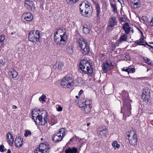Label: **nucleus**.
<instances>
[{"label": "nucleus", "instance_id": "1", "mask_svg": "<svg viewBox=\"0 0 153 153\" xmlns=\"http://www.w3.org/2000/svg\"><path fill=\"white\" fill-rule=\"evenodd\" d=\"M121 94L123 105L121 107V112L123 114V117H126L131 114V101L129 98L128 94L126 91H123Z\"/></svg>", "mask_w": 153, "mask_h": 153}, {"label": "nucleus", "instance_id": "2", "mask_svg": "<svg viewBox=\"0 0 153 153\" xmlns=\"http://www.w3.org/2000/svg\"><path fill=\"white\" fill-rule=\"evenodd\" d=\"M79 9L82 15L87 17L91 16L92 14L93 9L91 4L88 1H84L79 4Z\"/></svg>", "mask_w": 153, "mask_h": 153}, {"label": "nucleus", "instance_id": "3", "mask_svg": "<svg viewBox=\"0 0 153 153\" xmlns=\"http://www.w3.org/2000/svg\"><path fill=\"white\" fill-rule=\"evenodd\" d=\"M80 69L85 74L89 76H92L93 74V67L90 62L85 60H82L79 64Z\"/></svg>", "mask_w": 153, "mask_h": 153}, {"label": "nucleus", "instance_id": "4", "mask_svg": "<svg viewBox=\"0 0 153 153\" xmlns=\"http://www.w3.org/2000/svg\"><path fill=\"white\" fill-rule=\"evenodd\" d=\"M74 79L71 75L68 74L61 80V86L62 88H69L74 85Z\"/></svg>", "mask_w": 153, "mask_h": 153}, {"label": "nucleus", "instance_id": "5", "mask_svg": "<svg viewBox=\"0 0 153 153\" xmlns=\"http://www.w3.org/2000/svg\"><path fill=\"white\" fill-rule=\"evenodd\" d=\"M78 43L80 48V51L83 55L88 54L89 53L90 48L86 40L83 38H81L78 40Z\"/></svg>", "mask_w": 153, "mask_h": 153}, {"label": "nucleus", "instance_id": "6", "mask_svg": "<svg viewBox=\"0 0 153 153\" xmlns=\"http://www.w3.org/2000/svg\"><path fill=\"white\" fill-rule=\"evenodd\" d=\"M40 38V32L38 30H32L28 34V39L33 42H39Z\"/></svg>", "mask_w": 153, "mask_h": 153}, {"label": "nucleus", "instance_id": "7", "mask_svg": "<svg viewBox=\"0 0 153 153\" xmlns=\"http://www.w3.org/2000/svg\"><path fill=\"white\" fill-rule=\"evenodd\" d=\"M91 101L88 99H86L80 105L79 107L81 110L86 113H88L90 111L91 106Z\"/></svg>", "mask_w": 153, "mask_h": 153}, {"label": "nucleus", "instance_id": "8", "mask_svg": "<svg viewBox=\"0 0 153 153\" xmlns=\"http://www.w3.org/2000/svg\"><path fill=\"white\" fill-rule=\"evenodd\" d=\"M48 115L46 111H44V114L36 120L35 122L36 125L44 126L47 124V119Z\"/></svg>", "mask_w": 153, "mask_h": 153}, {"label": "nucleus", "instance_id": "9", "mask_svg": "<svg viewBox=\"0 0 153 153\" xmlns=\"http://www.w3.org/2000/svg\"><path fill=\"white\" fill-rule=\"evenodd\" d=\"M65 134L64 128H61L58 133H55L53 136L52 140L57 142L61 141L63 138Z\"/></svg>", "mask_w": 153, "mask_h": 153}, {"label": "nucleus", "instance_id": "10", "mask_svg": "<svg viewBox=\"0 0 153 153\" xmlns=\"http://www.w3.org/2000/svg\"><path fill=\"white\" fill-rule=\"evenodd\" d=\"M150 97V90L147 88H145L143 89L142 94V98L145 102L148 103Z\"/></svg>", "mask_w": 153, "mask_h": 153}, {"label": "nucleus", "instance_id": "11", "mask_svg": "<svg viewBox=\"0 0 153 153\" xmlns=\"http://www.w3.org/2000/svg\"><path fill=\"white\" fill-rule=\"evenodd\" d=\"M107 128V126H103L98 128L97 134L99 137L103 138L105 136L108 132Z\"/></svg>", "mask_w": 153, "mask_h": 153}, {"label": "nucleus", "instance_id": "12", "mask_svg": "<svg viewBox=\"0 0 153 153\" xmlns=\"http://www.w3.org/2000/svg\"><path fill=\"white\" fill-rule=\"evenodd\" d=\"M45 111H40L39 109H35L33 110L32 112L33 119H34V122L39 117H41L44 114Z\"/></svg>", "mask_w": 153, "mask_h": 153}, {"label": "nucleus", "instance_id": "13", "mask_svg": "<svg viewBox=\"0 0 153 153\" xmlns=\"http://www.w3.org/2000/svg\"><path fill=\"white\" fill-rule=\"evenodd\" d=\"M117 24V21L116 17H111L109 19L108 24L107 26L108 30L112 29V28Z\"/></svg>", "mask_w": 153, "mask_h": 153}, {"label": "nucleus", "instance_id": "14", "mask_svg": "<svg viewBox=\"0 0 153 153\" xmlns=\"http://www.w3.org/2000/svg\"><path fill=\"white\" fill-rule=\"evenodd\" d=\"M36 149H38L39 150L43 152L47 153L48 150L50 149L49 146L47 143L45 142L40 143L39 147Z\"/></svg>", "mask_w": 153, "mask_h": 153}, {"label": "nucleus", "instance_id": "15", "mask_svg": "<svg viewBox=\"0 0 153 153\" xmlns=\"http://www.w3.org/2000/svg\"><path fill=\"white\" fill-rule=\"evenodd\" d=\"M25 7L29 10H31L34 7V2L30 0H26L25 1Z\"/></svg>", "mask_w": 153, "mask_h": 153}, {"label": "nucleus", "instance_id": "16", "mask_svg": "<svg viewBox=\"0 0 153 153\" xmlns=\"http://www.w3.org/2000/svg\"><path fill=\"white\" fill-rule=\"evenodd\" d=\"M113 66L112 63L111 62H108L107 61L103 63L102 67V69L105 73H107L108 70L110 69V67Z\"/></svg>", "mask_w": 153, "mask_h": 153}, {"label": "nucleus", "instance_id": "17", "mask_svg": "<svg viewBox=\"0 0 153 153\" xmlns=\"http://www.w3.org/2000/svg\"><path fill=\"white\" fill-rule=\"evenodd\" d=\"M9 74L10 76H12V77L15 80H17L19 78L18 73L13 69H11L9 71Z\"/></svg>", "mask_w": 153, "mask_h": 153}, {"label": "nucleus", "instance_id": "18", "mask_svg": "<svg viewBox=\"0 0 153 153\" xmlns=\"http://www.w3.org/2000/svg\"><path fill=\"white\" fill-rule=\"evenodd\" d=\"M64 65V63L61 61L56 62L55 64L53 66V68L55 69H57L60 71L62 69L63 66Z\"/></svg>", "mask_w": 153, "mask_h": 153}, {"label": "nucleus", "instance_id": "19", "mask_svg": "<svg viewBox=\"0 0 153 153\" xmlns=\"http://www.w3.org/2000/svg\"><path fill=\"white\" fill-rule=\"evenodd\" d=\"M24 19L27 21H31L33 19V16L32 13L30 12L25 13L23 14Z\"/></svg>", "mask_w": 153, "mask_h": 153}, {"label": "nucleus", "instance_id": "20", "mask_svg": "<svg viewBox=\"0 0 153 153\" xmlns=\"http://www.w3.org/2000/svg\"><path fill=\"white\" fill-rule=\"evenodd\" d=\"M7 140L9 145L12 146L13 145L14 138L12 134L10 132H8L7 134Z\"/></svg>", "mask_w": 153, "mask_h": 153}, {"label": "nucleus", "instance_id": "21", "mask_svg": "<svg viewBox=\"0 0 153 153\" xmlns=\"http://www.w3.org/2000/svg\"><path fill=\"white\" fill-rule=\"evenodd\" d=\"M95 10L97 17V18H100L101 16V8L99 4L98 3H96L95 4Z\"/></svg>", "mask_w": 153, "mask_h": 153}, {"label": "nucleus", "instance_id": "22", "mask_svg": "<svg viewBox=\"0 0 153 153\" xmlns=\"http://www.w3.org/2000/svg\"><path fill=\"white\" fill-rule=\"evenodd\" d=\"M48 122L50 125H53L57 123V118L54 116H52L49 119Z\"/></svg>", "mask_w": 153, "mask_h": 153}, {"label": "nucleus", "instance_id": "23", "mask_svg": "<svg viewBox=\"0 0 153 153\" xmlns=\"http://www.w3.org/2000/svg\"><path fill=\"white\" fill-rule=\"evenodd\" d=\"M133 42L136 45H140L145 46L146 45L144 42V37L143 36L141 37L139 39L134 42Z\"/></svg>", "mask_w": 153, "mask_h": 153}, {"label": "nucleus", "instance_id": "24", "mask_svg": "<svg viewBox=\"0 0 153 153\" xmlns=\"http://www.w3.org/2000/svg\"><path fill=\"white\" fill-rule=\"evenodd\" d=\"M23 139L19 137L16 138L15 141V144L16 147L19 148L22 145Z\"/></svg>", "mask_w": 153, "mask_h": 153}, {"label": "nucleus", "instance_id": "25", "mask_svg": "<svg viewBox=\"0 0 153 153\" xmlns=\"http://www.w3.org/2000/svg\"><path fill=\"white\" fill-rule=\"evenodd\" d=\"M77 149L75 147L68 148L66 149L65 153H77Z\"/></svg>", "mask_w": 153, "mask_h": 153}, {"label": "nucleus", "instance_id": "26", "mask_svg": "<svg viewBox=\"0 0 153 153\" xmlns=\"http://www.w3.org/2000/svg\"><path fill=\"white\" fill-rule=\"evenodd\" d=\"M73 48L74 45L73 44H69L68 45V47L66 49L67 52L69 54H73L74 52V51L73 49Z\"/></svg>", "mask_w": 153, "mask_h": 153}, {"label": "nucleus", "instance_id": "27", "mask_svg": "<svg viewBox=\"0 0 153 153\" xmlns=\"http://www.w3.org/2000/svg\"><path fill=\"white\" fill-rule=\"evenodd\" d=\"M76 80L77 84L79 86L82 85L85 83V81L80 77H78Z\"/></svg>", "mask_w": 153, "mask_h": 153}, {"label": "nucleus", "instance_id": "28", "mask_svg": "<svg viewBox=\"0 0 153 153\" xmlns=\"http://www.w3.org/2000/svg\"><path fill=\"white\" fill-rule=\"evenodd\" d=\"M123 29L125 31V32L126 34H128L129 33L130 27H129L128 23H126L123 26Z\"/></svg>", "mask_w": 153, "mask_h": 153}, {"label": "nucleus", "instance_id": "29", "mask_svg": "<svg viewBox=\"0 0 153 153\" xmlns=\"http://www.w3.org/2000/svg\"><path fill=\"white\" fill-rule=\"evenodd\" d=\"M143 59L145 63L151 66H153V62L150 59L146 57H143Z\"/></svg>", "mask_w": 153, "mask_h": 153}, {"label": "nucleus", "instance_id": "30", "mask_svg": "<svg viewBox=\"0 0 153 153\" xmlns=\"http://www.w3.org/2000/svg\"><path fill=\"white\" fill-rule=\"evenodd\" d=\"M127 39V35L126 34H124L120 36L118 41L120 42H122L126 41Z\"/></svg>", "mask_w": 153, "mask_h": 153}, {"label": "nucleus", "instance_id": "31", "mask_svg": "<svg viewBox=\"0 0 153 153\" xmlns=\"http://www.w3.org/2000/svg\"><path fill=\"white\" fill-rule=\"evenodd\" d=\"M60 42H64L67 40V36L65 32H64L62 35H60Z\"/></svg>", "mask_w": 153, "mask_h": 153}, {"label": "nucleus", "instance_id": "32", "mask_svg": "<svg viewBox=\"0 0 153 153\" xmlns=\"http://www.w3.org/2000/svg\"><path fill=\"white\" fill-rule=\"evenodd\" d=\"M112 146L114 150H116L117 148H119L120 147V145L116 141H114L112 142Z\"/></svg>", "mask_w": 153, "mask_h": 153}, {"label": "nucleus", "instance_id": "33", "mask_svg": "<svg viewBox=\"0 0 153 153\" xmlns=\"http://www.w3.org/2000/svg\"><path fill=\"white\" fill-rule=\"evenodd\" d=\"M110 5L111 8L112 9L113 11L115 13L117 12V8L116 4L111 2Z\"/></svg>", "mask_w": 153, "mask_h": 153}, {"label": "nucleus", "instance_id": "34", "mask_svg": "<svg viewBox=\"0 0 153 153\" xmlns=\"http://www.w3.org/2000/svg\"><path fill=\"white\" fill-rule=\"evenodd\" d=\"M128 74L129 73H133L135 71V69L132 66H130L128 67Z\"/></svg>", "mask_w": 153, "mask_h": 153}, {"label": "nucleus", "instance_id": "35", "mask_svg": "<svg viewBox=\"0 0 153 153\" xmlns=\"http://www.w3.org/2000/svg\"><path fill=\"white\" fill-rule=\"evenodd\" d=\"M56 42V43L57 45H59L61 47V49H62L65 48V47L66 45V43L65 42L62 43L61 42Z\"/></svg>", "mask_w": 153, "mask_h": 153}, {"label": "nucleus", "instance_id": "36", "mask_svg": "<svg viewBox=\"0 0 153 153\" xmlns=\"http://www.w3.org/2000/svg\"><path fill=\"white\" fill-rule=\"evenodd\" d=\"M129 143L132 145L135 146L137 144V140L132 139L130 140L128 139Z\"/></svg>", "mask_w": 153, "mask_h": 153}, {"label": "nucleus", "instance_id": "37", "mask_svg": "<svg viewBox=\"0 0 153 153\" xmlns=\"http://www.w3.org/2000/svg\"><path fill=\"white\" fill-rule=\"evenodd\" d=\"M83 31L85 34H88L90 32V29L87 27L83 26Z\"/></svg>", "mask_w": 153, "mask_h": 153}, {"label": "nucleus", "instance_id": "38", "mask_svg": "<svg viewBox=\"0 0 153 153\" xmlns=\"http://www.w3.org/2000/svg\"><path fill=\"white\" fill-rule=\"evenodd\" d=\"M46 98V96L45 94H43L42 95V96L39 97V101H42L43 102H45Z\"/></svg>", "mask_w": 153, "mask_h": 153}, {"label": "nucleus", "instance_id": "39", "mask_svg": "<svg viewBox=\"0 0 153 153\" xmlns=\"http://www.w3.org/2000/svg\"><path fill=\"white\" fill-rule=\"evenodd\" d=\"M140 4V1H138L137 2H135L134 3H133V6L134 7L136 8L139 7Z\"/></svg>", "mask_w": 153, "mask_h": 153}, {"label": "nucleus", "instance_id": "40", "mask_svg": "<svg viewBox=\"0 0 153 153\" xmlns=\"http://www.w3.org/2000/svg\"><path fill=\"white\" fill-rule=\"evenodd\" d=\"M5 40V36L4 35H1V45H2L4 44V41Z\"/></svg>", "mask_w": 153, "mask_h": 153}, {"label": "nucleus", "instance_id": "41", "mask_svg": "<svg viewBox=\"0 0 153 153\" xmlns=\"http://www.w3.org/2000/svg\"><path fill=\"white\" fill-rule=\"evenodd\" d=\"M31 134V132L30 131L26 130L24 134V135L25 137H27L29 135H30Z\"/></svg>", "mask_w": 153, "mask_h": 153}, {"label": "nucleus", "instance_id": "42", "mask_svg": "<svg viewBox=\"0 0 153 153\" xmlns=\"http://www.w3.org/2000/svg\"><path fill=\"white\" fill-rule=\"evenodd\" d=\"M6 150V149L5 148L3 145H1V152H4Z\"/></svg>", "mask_w": 153, "mask_h": 153}, {"label": "nucleus", "instance_id": "43", "mask_svg": "<svg viewBox=\"0 0 153 153\" xmlns=\"http://www.w3.org/2000/svg\"><path fill=\"white\" fill-rule=\"evenodd\" d=\"M142 20L145 22H147L148 21V18L146 16H143L142 17Z\"/></svg>", "mask_w": 153, "mask_h": 153}, {"label": "nucleus", "instance_id": "44", "mask_svg": "<svg viewBox=\"0 0 153 153\" xmlns=\"http://www.w3.org/2000/svg\"><path fill=\"white\" fill-rule=\"evenodd\" d=\"M125 56L127 60H130L131 59V58L128 53H126L125 55Z\"/></svg>", "mask_w": 153, "mask_h": 153}, {"label": "nucleus", "instance_id": "45", "mask_svg": "<svg viewBox=\"0 0 153 153\" xmlns=\"http://www.w3.org/2000/svg\"><path fill=\"white\" fill-rule=\"evenodd\" d=\"M58 34V32L57 31H56L55 32V33L54 36V39L55 40V42L57 41V40H58V38L57 37L56 35ZM59 38L58 40H59Z\"/></svg>", "mask_w": 153, "mask_h": 153}, {"label": "nucleus", "instance_id": "46", "mask_svg": "<svg viewBox=\"0 0 153 153\" xmlns=\"http://www.w3.org/2000/svg\"><path fill=\"white\" fill-rule=\"evenodd\" d=\"M63 108L60 106H59L57 108V111H61L62 110Z\"/></svg>", "mask_w": 153, "mask_h": 153}, {"label": "nucleus", "instance_id": "47", "mask_svg": "<svg viewBox=\"0 0 153 153\" xmlns=\"http://www.w3.org/2000/svg\"><path fill=\"white\" fill-rule=\"evenodd\" d=\"M149 25L151 26H153V17L152 18L150 22H149Z\"/></svg>", "mask_w": 153, "mask_h": 153}, {"label": "nucleus", "instance_id": "48", "mask_svg": "<svg viewBox=\"0 0 153 153\" xmlns=\"http://www.w3.org/2000/svg\"><path fill=\"white\" fill-rule=\"evenodd\" d=\"M116 45L115 44H114V43H113L112 45H111V47L112 48V51H113L114 49L115 48V47H116Z\"/></svg>", "mask_w": 153, "mask_h": 153}, {"label": "nucleus", "instance_id": "49", "mask_svg": "<svg viewBox=\"0 0 153 153\" xmlns=\"http://www.w3.org/2000/svg\"><path fill=\"white\" fill-rule=\"evenodd\" d=\"M133 139L137 140V135L135 134H134L132 136V138Z\"/></svg>", "mask_w": 153, "mask_h": 153}, {"label": "nucleus", "instance_id": "50", "mask_svg": "<svg viewBox=\"0 0 153 153\" xmlns=\"http://www.w3.org/2000/svg\"><path fill=\"white\" fill-rule=\"evenodd\" d=\"M122 71H125L126 72H127L128 73V68H124L122 69Z\"/></svg>", "mask_w": 153, "mask_h": 153}, {"label": "nucleus", "instance_id": "51", "mask_svg": "<svg viewBox=\"0 0 153 153\" xmlns=\"http://www.w3.org/2000/svg\"><path fill=\"white\" fill-rule=\"evenodd\" d=\"M69 1V3L70 4H74L75 3H74V0H68Z\"/></svg>", "mask_w": 153, "mask_h": 153}, {"label": "nucleus", "instance_id": "52", "mask_svg": "<svg viewBox=\"0 0 153 153\" xmlns=\"http://www.w3.org/2000/svg\"><path fill=\"white\" fill-rule=\"evenodd\" d=\"M145 43L146 44V45H147L149 47H150L151 48H152L153 46H151V45H150L148 44L147 42H145Z\"/></svg>", "mask_w": 153, "mask_h": 153}, {"label": "nucleus", "instance_id": "53", "mask_svg": "<svg viewBox=\"0 0 153 153\" xmlns=\"http://www.w3.org/2000/svg\"><path fill=\"white\" fill-rule=\"evenodd\" d=\"M83 92V90H81L79 92V94L80 95V94H82V93Z\"/></svg>", "mask_w": 153, "mask_h": 153}, {"label": "nucleus", "instance_id": "54", "mask_svg": "<svg viewBox=\"0 0 153 153\" xmlns=\"http://www.w3.org/2000/svg\"><path fill=\"white\" fill-rule=\"evenodd\" d=\"M140 1V0H133L132 1L133 3H134L135 2H137L138 1Z\"/></svg>", "mask_w": 153, "mask_h": 153}, {"label": "nucleus", "instance_id": "55", "mask_svg": "<svg viewBox=\"0 0 153 153\" xmlns=\"http://www.w3.org/2000/svg\"><path fill=\"white\" fill-rule=\"evenodd\" d=\"M17 106L15 105H13V109H16L17 108Z\"/></svg>", "mask_w": 153, "mask_h": 153}, {"label": "nucleus", "instance_id": "56", "mask_svg": "<svg viewBox=\"0 0 153 153\" xmlns=\"http://www.w3.org/2000/svg\"><path fill=\"white\" fill-rule=\"evenodd\" d=\"M7 153H11V150L10 149H8L7 151Z\"/></svg>", "mask_w": 153, "mask_h": 153}, {"label": "nucleus", "instance_id": "57", "mask_svg": "<svg viewBox=\"0 0 153 153\" xmlns=\"http://www.w3.org/2000/svg\"><path fill=\"white\" fill-rule=\"evenodd\" d=\"M151 124L153 126V120H152L150 121Z\"/></svg>", "mask_w": 153, "mask_h": 153}, {"label": "nucleus", "instance_id": "58", "mask_svg": "<svg viewBox=\"0 0 153 153\" xmlns=\"http://www.w3.org/2000/svg\"><path fill=\"white\" fill-rule=\"evenodd\" d=\"M91 124V123L90 122H88L87 123V126H89Z\"/></svg>", "mask_w": 153, "mask_h": 153}, {"label": "nucleus", "instance_id": "59", "mask_svg": "<svg viewBox=\"0 0 153 153\" xmlns=\"http://www.w3.org/2000/svg\"><path fill=\"white\" fill-rule=\"evenodd\" d=\"M74 137H73L70 140L69 142H71V141H72L74 139Z\"/></svg>", "mask_w": 153, "mask_h": 153}, {"label": "nucleus", "instance_id": "60", "mask_svg": "<svg viewBox=\"0 0 153 153\" xmlns=\"http://www.w3.org/2000/svg\"><path fill=\"white\" fill-rule=\"evenodd\" d=\"M140 33H141V34L142 35V36H143L142 32L140 30Z\"/></svg>", "mask_w": 153, "mask_h": 153}, {"label": "nucleus", "instance_id": "61", "mask_svg": "<svg viewBox=\"0 0 153 153\" xmlns=\"http://www.w3.org/2000/svg\"><path fill=\"white\" fill-rule=\"evenodd\" d=\"M74 3H76V2L77 1H78V0H74Z\"/></svg>", "mask_w": 153, "mask_h": 153}, {"label": "nucleus", "instance_id": "62", "mask_svg": "<svg viewBox=\"0 0 153 153\" xmlns=\"http://www.w3.org/2000/svg\"><path fill=\"white\" fill-rule=\"evenodd\" d=\"M13 34H14V33H13V32H12L11 33V35H13Z\"/></svg>", "mask_w": 153, "mask_h": 153}, {"label": "nucleus", "instance_id": "63", "mask_svg": "<svg viewBox=\"0 0 153 153\" xmlns=\"http://www.w3.org/2000/svg\"><path fill=\"white\" fill-rule=\"evenodd\" d=\"M127 136H128V137H130V135H129V134H128Z\"/></svg>", "mask_w": 153, "mask_h": 153}, {"label": "nucleus", "instance_id": "64", "mask_svg": "<svg viewBox=\"0 0 153 153\" xmlns=\"http://www.w3.org/2000/svg\"><path fill=\"white\" fill-rule=\"evenodd\" d=\"M92 153H99L97 152H93Z\"/></svg>", "mask_w": 153, "mask_h": 153}]
</instances>
